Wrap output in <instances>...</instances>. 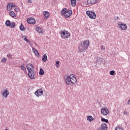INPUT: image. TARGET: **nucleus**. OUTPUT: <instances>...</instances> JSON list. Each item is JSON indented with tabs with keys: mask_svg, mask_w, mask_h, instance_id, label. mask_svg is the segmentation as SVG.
I'll list each match as a JSON object with an SVG mask.
<instances>
[{
	"mask_svg": "<svg viewBox=\"0 0 130 130\" xmlns=\"http://www.w3.org/2000/svg\"><path fill=\"white\" fill-rule=\"evenodd\" d=\"M26 68L28 72V76L29 79L31 80H34L35 79V67L31 63H28L26 64Z\"/></svg>",
	"mask_w": 130,
	"mask_h": 130,
	"instance_id": "f257e3e1",
	"label": "nucleus"
},
{
	"mask_svg": "<svg viewBox=\"0 0 130 130\" xmlns=\"http://www.w3.org/2000/svg\"><path fill=\"white\" fill-rule=\"evenodd\" d=\"M90 44V42L89 40H85L83 43H81V44L79 45L78 47V52L81 53V52H84L88 49L89 45Z\"/></svg>",
	"mask_w": 130,
	"mask_h": 130,
	"instance_id": "f03ea898",
	"label": "nucleus"
},
{
	"mask_svg": "<svg viewBox=\"0 0 130 130\" xmlns=\"http://www.w3.org/2000/svg\"><path fill=\"white\" fill-rule=\"evenodd\" d=\"M60 14L61 16L64 15L65 18H69V17H71L73 15V10L71 9L68 10V9L63 8L61 11Z\"/></svg>",
	"mask_w": 130,
	"mask_h": 130,
	"instance_id": "7ed1b4c3",
	"label": "nucleus"
},
{
	"mask_svg": "<svg viewBox=\"0 0 130 130\" xmlns=\"http://www.w3.org/2000/svg\"><path fill=\"white\" fill-rule=\"evenodd\" d=\"M86 15L90 19H96V13L93 11H87Z\"/></svg>",
	"mask_w": 130,
	"mask_h": 130,
	"instance_id": "20e7f679",
	"label": "nucleus"
},
{
	"mask_svg": "<svg viewBox=\"0 0 130 130\" xmlns=\"http://www.w3.org/2000/svg\"><path fill=\"white\" fill-rule=\"evenodd\" d=\"M65 83L67 85H73L76 84V82L72 81V77L70 76H67L66 79H65Z\"/></svg>",
	"mask_w": 130,
	"mask_h": 130,
	"instance_id": "39448f33",
	"label": "nucleus"
},
{
	"mask_svg": "<svg viewBox=\"0 0 130 130\" xmlns=\"http://www.w3.org/2000/svg\"><path fill=\"white\" fill-rule=\"evenodd\" d=\"M60 34L63 38H69L70 36V32L66 30L61 31Z\"/></svg>",
	"mask_w": 130,
	"mask_h": 130,
	"instance_id": "423d86ee",
	"label": "nucleus"
},
{
	"mask_svg": "<svg viewBox=\"0 0 130 130\" xmlns=\"http://www.w3.org/2000/svg\"><path fill=\"white\" fill-rule=\"evenodd\" d=\"M118 26L119 28H120L121 30H126L127 29V25L122 22H118Z\"/></svg>",
	"mask_w": 130,
	"mask_h": 130,
	"instance_id": "0eeeda50",
	"label": "nucleus"
},
{
	"mask_svg": "<svg viewBox=\"0 0 130 130\" xmlns=\"http://www.w3.org/2000/svg\"><path fill=\"white\" fill-rule=\"evenodd\" d=\"M35 95L37 96V97H40L43 95V90L40 89L37 90L35 92Z\"/></svg>",
	"mask_w": 130,
	"mask_h": 130,
	"instance_id": "6e6552de",
	"label": "nucleus"
},
{
	"mask_svg": "<svg viewBox=\"0 0 130 130\" xmlns=\"http://www.w3.org/2000/svg\"><path fill=\"white\" fill-rule=\"evenodd\" d=\"M101 112L103 115H107L109 113V111L107 108H104L101 109Z\"/></svg>",
	"mask_w": 130,
	"mask_h": 130,
	"instance_id": "1a4fd4ad",
	"label": "nucleus"
},
{
	"mask_svg": "<svg viewBox=\"0 0 130 130\" xmlns=\"http://www.w3.org/2000/svg\"><path fill=\"white\" fill-rule=\"evenodd\" d=\"M27 22L28 24H34L35 23H36V20H35V18L33 17H30L27 19Z\"/></svg>",
	"mask_w": 130,
	"mask_h": 130,
	"instance_id": "9d476101",
	"label": "nucleus"
},
{
	"mask_svg": "<svg viewBox=\"0 0 130 130\" xmlns=\"http://www.w3.org/2000/svg\"><path fill=\"white\" fill-rule=\"evenodd\" d=\"M4 91L2 95L4 96L5 98H7L9 95H10V92H9V90L7 89V88H4Z\"/></svg>",
	"mask_w": 130,
	"mask_h": 130,
	"instance_id": "9b49d317",
	"label": "nucleus"
},
{
	"mask_svg": "<svg viewBox=\"0 0 130 130\" xmlns=\"http://www.w3.org/2000/svg\"><path fill=\"white\" fill-rule=\"evenodd\" d=\"M99 0H87V4L89 5H94L99 3Z\"/></svg>",
	"mask_w": 130,
	"mask_h": 130,
	"instance_id": "f8f14e48",
	"label": "nucleus"
},
{
	"mask_svg": "<svg viewBox=\"0 0 130 130\" xmlns=\"http://www.w3.org/2000/svg\"><path fill=\"white\" fill-rule=\"evenodd\" d=\"M96 62L99 64H102V63H103V58H102L101 57H97Z\"/></svg>",
	"mask_w": 130,
	"mask_h": 130,
	"instance_id": "ddd939ff",
	"label": "nucleus"
},
{
	"mask_svg": "<svg viewBox=\"0 0 130 130\" xmlns=\"http://www.w3.org/2000/svg\"><path fill=\"white\" fill-rule=\"evenodd\" d=\"M32 49L36 56H37V57H39V56H40V55H39V52H38V51H37V50H36V49H35V48H32Z\"/></svg>",
	"mask_w": 130,
	"mask_h": 130,
	"instance_id": "4468645a",
	"label": "nucleus"
},
{
	"mask_svg": "<svg viewBox=\"0 0 130 130\" xmlns=\"http://www.w3.org/2000/svg\"><path fill=\"white\" fill-rule=\"evenodd\" d=\"M101 128L102 130H107V124H106V123H105L102 124L101 125Z\"/></svg>",
	"mask_w": 130,
	"mask_h": 130,
	"instance_id": "2eb2a0df",
	"label": "nucleus"
},
{
	"mask_svg": "<svg viewBox=\"0 0 130 130\" xmlns=\"http://www.w3.org/2000/svg\"><path fill=\"white\" fill-rule=\"evenodd\" d=\"M43 14L46 19H48L49 18V12L48 11H44Z\"/></svg>",
	"mask_w": 130,
	"mask_h": 130,
	"instance_id": "dca6fc26",
	"label": "nucleus"
},
{
	"mask_svg": "<svg viewBox=\"0 0 130 130\" xmlns=\"http://www.w3.org/2000/svg\"><path fill=\"white\" fill-rule=\"evenodd\" d=\"M9 15L12 18H16V17H17V16H16V13H15L14 11L9 12Z\"/></svg>",
	"mask_w": 130,
	"mask_h": 130,
	"instance_id": "f3484780",
	"label": "nucleus"
},
{
	"mask_svg": "<svg viewBox=\"0 0 130 130\" xmlns=\"http://www.w3.org/2000/svg\"><path fill=\"white\" fill-rule=\"evenodd\" d=\"M36 31H37L38 33H39L40 34L42 32V28L37 26L36 28Z\"/></svg>",
	"mask_w": 130,
	"mask_h": 130,
	"instance_id": "a211bd4d",
	"label": "nucleus"
},
{
	"mask_svg": "<svg viewBox=\"0 0 130 130\" xmlns=\"http://www.w3.org/2000/svg\"><path fill=\"white\" fill-rule=\"evenodd\" d=\"M11 10H12V4H11V3H10L7 5V10L8 12H10V11H11Z\"/></svg>",
	"mask_w": 130,
	"mask_h": 130,
	"instance_id": "6ab92c4d",
	"label": "nucleus"
},
{
	"mask_svg": "<svg viewBox=\"0 0 130 130\" xmlns=\"http://www.w3.org/2000/svg\"><path fill=\"white\" fill-rule=\"evenodd\" d=\"M71 4L72 7H75L77 5V0H71Z\"/></svg>",
	"mask_w": 130,
	"mask_h": 130,
	"instance_id": "aec40b11",
	"label": "nucleus"
},
{
	"mask_svg": "<svg viewBox=\"0 0 130 130\" xmlns=\"http://www.w3.org/2000/svg\"><path fill=\"white\" fill-rule=\"evenodd\" d=\"M46 60H47V55H46V54H44L43 55V57H42V61L44 62H45V61H46Z\"/></svg>",
	"mask_w": 130,
	"mask_h": 130,
	"instance_id": "412c9836",
	"label": "nucleus"
},
{
	"mask_svg": "<svg viewBox=\"0 0 130 130\" xmlns=\"http://www.w3.org/2000/svg\"><path fill=\"white\" fill-rule=\"evenodd\" d=\"M19 29L20 31H25L26 30V28L24 26L23 24H21L19 26Z\"/></svg>",
	"mask_w": 130,
	"mask_h": 130,
	"instance_id": "4be33fe9",
	"label": "nucleus"
},
{
	"mask_svg": "<svg viewBox=\"0 0 130 130\" xmlns=\"http://www.w3.org/2000/svg\"><path fill=\"white\" fill-rule=\"evenodd\" d=\"M5 25H6V26H7V27H10L11 21H10L9 20H6V21L5 22Z\"/></svg>",
	"mask_w": 130,
	"mask_h": 130,
	"instance_id": "5701e85b",
	"label": "nucleus"
},
{
	"mask_svg": "<svg viewBox=\"0 0 130 130\" xmlns=\"http://www.w3.org/2000/svg\"><path fill=\"white\" fill-rule=\"evenodd\" d=\"M69 77H71L72 79H73L74 82H75V83H77V78H76V76L74 74H71Z\"/></svg>",
	"mask_w": 130,
	"mask_h": 130,
	"instance_id": "b1692460",
	"label": "nucleus"
},
{
	"mask_svg": "<svg viewBox=\"0 0 130 130\" xmlns=\"http://www.w3.org/2000/svg\"><path fill=\"white\" fill-rule=\"evenodd\" d=\"M87 120H89L90 122H91V121H93L94 120V118L92 116H87Z\"/></svg>",
	"mask_w": 130,
	"mask_h": 130,
	"instance_id": "393cba45",
	"label": "nucleus"
},
{
	"mask_svg": "<svg viewBox=\"0 0 130 130\" xmlns=\"http://www.w3.org/2000/svg\"><path fill=\"white\" fill-rule=\"evenodd\" d=\"M22 38H24V41H26V42H27V43H31V41H30V40H28V39H27V37L24 36L22 37Z\"/></svg>",
	"mask_w": 130,
	"mask_h": 130,
	"instance_id": "a878e982",
	"label": "nucleus"
},
{
	"mask_svg": "<svg viewBox=\"0 0 130 130\" xmlns=\"http://www.w3.org/2000/svg\"><path fill=\"white\" fill-rule=\"evenodd\" d=\"M39 75L40 76H43L44 75V70L42 68L40 69Z\"/></svg>",
	"mask_w": 130,
	"mask_h": 130,
	"instance_id": "bb28decb",
	"label": "nucleus"
},
{
	"mask_svg": "<svg viewBox=\"0 0 130 130\" xmlns=\"http://www.w3.org/2000/svg\"><path fill=\"white\" fill-rule=\"evenodd\" d=\"M20 68L21 70L24 71V73H26V72H27V69L24 66V65H21Z\"/></svg>",
	"mask_w": 130,
	"mask_h": 130,
	"instance_id": "cd10ccee",
	"label": "nucleus"
},
{
	"mask_svg": "<svg viewBox=\"0 0 130 130\" xmlns=\"http://www.w3.org/2000/svg\"><path fill=\"white\" fill-rule=\"evenodd\" d=\"M101 121L103 122H106V123H108V119L103 118L102 117H101Z\"/></svg>",
	"mask_w": 130,
	"mask_h": 130,
	"instance_id": "c85d7f7f",
	"label": "nucleus"
},
{
	"mask_svg": "<svg viewBox=\"0 0 130 130\" xmlns=\"http://www.w3.org/2000/svg\"><path fill=\"white\" fill-rule=\"evenodd\" d=\"M15 27H16V23L14 22H12L11 23L10 27L14 28Z\"/></svg>",
	"mask_w": 130,
	"mask_h": 130,
	"instance_id": "c756f323",
	"label": "nucleus"
},
{
	"mask_svg": "<svg viewBox=\"0 0 130 130\" xmlns=\"http://www.w3.org/2000/svg\"><path fill=\"white\" fill-rule=\"evenodd\" d=\"M110 75L111 76H114L115 75V71L114 70H112L110 71Z\"/></svg>",
	"mask_w": 130,
	"mask_h": 130,
	"instance_id": "7c9ffc66",
	"label": "nucleus"
},
{
	"mask_svg": "<svg viewBox=\"0 0 130 130\" xmlns=\"http://www.w3.org/2000/svg\"><path fill=\"white\" fill-rule=\"evenodd\" d=\"M2 62H7V58L4 57L1 60Z\"/></svg>",
	"mask_w": 130,
	"mask_h": 130,
	"instance_id": "2f4dec72",
	"label": "nucleus"
},
{
	"mask_svg": "<svg viewBox=\"0 0 130 130\" xmlns=\"http://www.w3.org/2000/svg\"><path fill=\"white\" fill-rule=\"evenodd\" d=\"M10 4H11V9H13V8H16V7H17V6L15 4H13V3H10Z\"/></svg>",
	"mask_w": 130,
	"mask_h": 130,
	"instance_id": "473e14b6",
	"label": "nucleus"
},
{
	"mask_svg": "<svg viewBox=\"0 0 130 130\" xmlns=\"http://www.w3.org/2000/svg\"><path fill=\"white\" fill-rule=\"evenodd\" d=\"M59 66V61H56V67L57 68H58Z\"/></svg>",
	"mask_w": 130,
	"mask_h": 130,
	"instance_id": "72a5a7b5",
	"label": "nucleus"
},
{
	"mask_svg": "<svg viewBox=\"0 0 130 130\" xmlns=\"http://www.w3.org/2000/svg\"><path fill=\"white\" fill-rule=\"evenodd\" d=\"M115 130H123V129L120 127H118L117 128H115Z\"/></svg>",
	"mask_w": 130,
	"mask_h": 130,
	"instance_id": "f704fd0d",
	"label": "nucleus"
},
{
	"mask_svg": "<svg viewBox=\"0 0 130 130\" xmlns=\"http://www.w3.org/2000/svg\"><path fill=\"white\" fill-rule=\"evenodd\" d=\"M102 50H105V47L103 46V45H102L101 46Z\"/></svg>",
	"mask_w": 130,
	"mask_h": 130,
	"instance_id": "c9c22d12",
	"label": "nucleus"
},
{
	"mask_svg": "<svg viewBox=\"0 0 130 130\" xmlns=\"http://www.w3.org/2000/svg\"><path fill=\"white\" fill-rule=\"evenodd\" d=\"M7 57H9V58H11V57H12V55H11V54H7Z\"/></svg>",
	"mask_w": 130,
	"mask_h": 130,
	"instance_id": "e433bc0d",
	"label": "nucleus"
},
{
	"mask_svg": "<svg viewBox=\"0 0 130 130\" xmlns=\"http://www.w3.org/2000/svg\"><path fill=\"white\" fill-rule=\"evenodd\" d=\"M14 10L16 12H19V8H16Z\"/></svg>",
	"mask_w": 130,
	"mask_h": 130,
	"instance_id": "4c0bfd02",
	"label": "nucleus"
},
{
	"mask_svg": "<svg viewBox=\"0 0 130 130\" xmlns=\"http://www.w3.org/2000/svg\"><path fill=\"white\" fill-rule=\"evenodd\" d=\"M123 113L124 115H127V112L126 111H124Z\"/></svg>",
	"mask_w": 130,
	"mask_h": 130,
	"instance_id": "58836bf2",
	"label": "nucleus"
},
{
	"mask_svg": "<svg viewBox=\"0 0 130 130\" xmlns=\"http://www.w3.org/2000/svg\"><path fill=\"white\" fill-rule=\"evenodd\" d=\"M28 2L30 4H32V1H31V0H28Z\"/></svg>",
	"mask_w": 130,
	"mask_h": 130,
	"instance_id": "ea45409f",
	"label": "nucleus"
},
{
	"mask_svg": "<svg viewBox=\"0 0 130 130\" xmlns=\"http://www.w3.org/2000/svg\"><path fill=\"white\" fill-rule=\"evenodd\" d=\"M127 104H128L129 105H130V100L129 101H128L127 102Z\"/></svg>",
	"mask_w": 130,
	"mask_h": 130,
	"instance_id": "a19ab883",
	"label": "nucleus"
},
{
	"mask_svg": "<svg viewBox=\"0 0 130 130\" xmlns=\"http://www.w3.org/2000/svg\"><path fill=\"white\" fill-rule=\"evenodd\" d=\"M71 81H72V82H74V78H71Z\"/></svg>",
	"mask_w": 130,
	"mask_h": 130,
	"instance_id": "79ce46f5",
	"label": "nucleus"
},
{
	"mask_svg": "<svg viewBox=\"0 0 130 130\" xmlns=\"http://www.w3.org/2000/svg\"><path fill=\"white\" fill-rule=\"evenodd\" d=\"M117 19L119 20V17H118V16L117 17V18H116L115 20H117Z\"/></svg>",
	"mask_w": 130,
	"mask_h": 130,
	"instance_id": "37998d69",
	"label": "nucleus"
},
{
	"mask_svg": "<svg viewBox=\"0 0 130 130\" xmlns=\"http://www.w3.org/2000/svg\"><path fill=\"white\" fill-rule=\"evenodd\" d=\"M99 130H101V129L100 128Z\"/></svg>",
	"mask_w": 130,
	"mask_h": 130,
	"instance_id": "c03bdc74",
	"label": "nucleus"
}]
</instances>
